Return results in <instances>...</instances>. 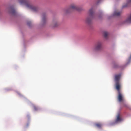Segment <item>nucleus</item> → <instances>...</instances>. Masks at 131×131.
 <instances>
[{"label": "nucleus", "mask_w": 131, "mask_h": 131, "mask_svg": "<svg viewBox=\"0 0 131 131\" xmlns=\"http://www.w3.org/2000/svg\"><path fill=\"white\" fill-rule=\"evenodd\" d=\"M18 2L21 5H24L28 8L36 12L38 10V8L31 5L28 0H18Z\"/></svg>", "instance_id": "nucleus-1"}, {"label": "nucleus", "mask_w": 131, "mask_h": 131, "mask_svg": "<svg viewBox=\"0 0 131 131\" xmlns=\"http://www.w3.org/2000/svg\"><path fill=\"white\" fill-rule=\"evenodd\" d=\"M93 9L92 8L91 9L89 10V16L85 20V22L86 24H90L91 23L92 18L93 16Z\"/></svg>", "instance_id": "nucleus-2"}, {"label": "nucleus", "mask_w": 131, "mask_h": 131, "mask_svg": "<svg viewBox=\"0 0 131 131\" xmlns=\"http://www.w3.org/2000/svg\"><path fill=\"white\" fill-rule=\"evenodd\" d=\"M102 44L101 42H97L95 45L94 50L95 51H99L101 50L102 48Z\"/></svg>", "instance_id": "nucleus-3"}, {"label": "nucleus", "mask_w": 131, "mask_h": 131, "mask_svg": "<svg viewBox=\"0 0 131 131\" xmlns=\"http://www.w3.org/2000/svg\"><path fill=\"white\" fill-rule=\"evenodd\" d=\"M71 10H74L78 11H80L81 10V9L75 5H72L71 6L68 10L67 11V13L70 12V11H69Z\"/></svg>", "instance_id": "nucleus-4"}, {"label": "nucleus", "mask_w": 131, "mask_h": 131, "mask_svg": "<svg viewBox=\"0 0 131 131\" xmlns=\"http://www.w3.org/2000/svg\"><path fill=\"white\" fill-rule=\"evenodd\" d=\"M118 99L119 101L121 102L124 100L123 96L121 92L118 93Z\"/></svg>", "instance_id": "nucleus-5"}, {"label": "nucleus", "mask_w": 131, "mask_h": 131, "mask_svg": "<svg viewBox=\"0 0 131 131\" xmlns=\"http://www.w3.org/2000/svg\"><path fill=\"white\" fill-rule=\"evenodd\" d=\"M121 88V85L119 82L116 83V88L118 91V93L121 92L120 91Z\"/></svg>", "instance_id": "nucleus-6"}, {"label": "nucleus", "mask_w": 131, "mask_h": 131, "mask_svg": "<svg viewBox=\"0 0 131 131\" xmlns=\"http://www.w3.org/2000/svg\"><path fill=\"white\" fill-rule=\"evenodd\" d=\"M9 12L10 14L13 15H15L16 14V12L15 9L12 7H11L10 8Z\"/></svg>", "instance_id": "nucleus-7"}, {"label": "nucleus", "mask_w": 131, "mask_h": 131, "mask_svg": "<svg viewBox=\"0 0 131 131\" xmlns=\"http://www.w3.org/2000/svg\"><path fill=\"white\" fill-rule=\"evenodd\" d=\"M121 77L120 74L116 75H115V80L116 83L119 82V80Z\"/></svg>", "instance_id": "nucleus-8"}, {"label": "nucleus", "mask_w": 131, "mask_h": 131, "mask_svg": "<svg viewBox=\"0 0 131 131\" xmlns=\"http://www.w3.org/2000/svg\"><path fill=\"white\" fill-rule=\"evenodd\" d=\"M46 15L45 14H43L42 15V21L43 23H45L46 21Z\"/></svg>", "instance_id": "nucleus-9"}, {"label": "nucleus", "mask_w": 131, "mask_h": 131, "mask_svg": "<svg viewBox=\"0 0 131 131\" xmlns=\"http://www.w3.org/2000/svg\"><path fill=\"white\" fill-rule=\"evenodd\" d=\"M122 120V119L120 117V115L118 114L117 116V118L116 120V122H119L121 121Z\"/></svg>", "instance_id": "nucleus-10"}, {"label": "nucleus", "mask_w": 131, "mask_h": 131, "mask_svg": "<svg viewBox=\"0 0 131 131\" xmlns=\"http://www.w3.org/2000/svg\"><path fill=\"white\" fill-rule=\"evenodd\" d=\"M121 13L120 12L115 11L114 12L113 15L114 16H118L120 15Z\"/></svg>", "instance_id": "nucleus-11"}, {"label": "nucleus", "mask_w": 131, "mask_h": 131, "mask_svg": "<svg viewBox=\"0 0 131 131\" xmlns=\"http://www.w3.org/2000/svg\"><path fill=\"white\" fill-rule=\"evenodd\" d=\"M96 126L99 128H101L102 126V124L100 123H97L95 124Z\"/></svg>", "instance_id": "nucleus-12"}, {"label": "nucleus", "mask_w": 131, "mask_h": 131, "mask_svg": "<svg viewBox=\"0 0 131 131\" xmlns=\"http://www.w3.org/2000/svg\"><path fill=\"white\" fill-rule=\"evenodd\" d=\"M126 22L127 23H131V14L126 20Z\"/></svg>", "instance_id": "nucleus-13"}, {"label": "nucleus", "mask_w": 131, "mask_h": 131, "mask_svg": "<svg viewBox=\"0 0 131 131\" xmlns=\"http://www.w3.org/2000/svg\"><path fill=\"white\" fill-rule=\"evenodd\" d=\"M108 32H104L103 35L105 38H107V36L108 35Z\"/></svg>", "instance_id": "nucleus-14"}, {"label": "nucleus", "mask_w": 131, "mask_h": 131, "mask_svg": "<svg viewBox=\"0 0 131 131\" xmlns=\"http://www.w3.org/2000/svg\"><path fill=\"white\" fill-rule=\"evenodd\" d=\"M34 109L36 111L38 110V108L36 106H34Z\"/></svg>", "instance_id": "nucleus-15"}, {"label": "nucleus", "mask_w": 131, "mask_h": 131, "mask_svg": "<svg viewBox=\"0 0 131 131\" xmlns=\"http://www.w3.org/2000/svg\"><path fill=\"white\" fill-rule=\"evenodd\" d=\"M27 24L29 26H30V24H31V23L30 22H28L27 23Z\"/></svg>", "instance_id": "nucleus-16"}, {"label": "nucleus", "mask_w": 131, "mask_h": 131, "mask_svg": "<svg viewBox=\"0 0 131 131\" xmlns=\"http://www.w3.org/2000/svg\"><path fill=\"white\" fill-rule=\"evenodd\" d=\"M128 3H130L131 2V0H128Z\"/></svg>", "instance_id": "nucleus-17"}, {"label": "nucleus", "mask_w": 131, "mask_h": 131, "mask_svg": "<svg viewBox=\"0 0 131 131\" xmlns=\"http://www.w3.org/2000/svg\"><path fill=\"white\" fill-rule=\"evenodd\" d=\"M114 68H117V66H116L115 65H114Z\"/></svg>", "instance_id": "nucleus-18"}, {"label": "nucleus", "mask_w": 131, "mask_h": 131, "mask_svg": "<svg viewBox=\"0 0 131 131\" xmlns=\"http://www.w3.org/2000/svg\"><path fill=\"white\" fill-rule=\"evenodd\" d=\"M57 23H56V24L54 25V26L56 27L57 26Z\"/></svg>", "instance_id": "nucleus-19"}, {"label": "nucleus", "mask_w": 131, "mask_h": 131, "mask_svg": "<svg viewBox=\"0 0 131 131\" xmlns=\"http://www.w3.org/2000/svg\"><path fill=\"white\" fill-rule=\"evenodd\" d=\"M130 58H131V56H130Z\"/></svg>", "instance_id": "nucleus-20"}]
</instances>
